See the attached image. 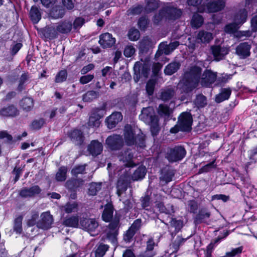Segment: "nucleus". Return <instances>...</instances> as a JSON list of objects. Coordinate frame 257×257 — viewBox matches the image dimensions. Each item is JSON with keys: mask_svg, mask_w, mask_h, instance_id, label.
<instances>
[{"mask_svg": "<svg viewBox=\"0 0 257 257\" xmlns=\"http://www.w3.org/2000/svg\"><path fill=\"white\" fill-rule=\"evenodd\" d=\"M139 117L141 120L151 126V132L153 136L157 135L160 131L159 118L155 114L153 107L143 108Z\"/></svg>", "mask_w": 257, "mask_h": 257, "instance_id": "nucleus-4", "label": "nucleus"}, {"mask_svg": "<svg viewBox=\"0 0 257 257\" xmlns=\"http://www.w3.org/2000/svg\"><path fill=\"white\" fill-rule=\"evenodd\" d=\"M103 150L101 143L96 140L92 141L88 147V150L93 156H97L101 154Z\"/></svg>", "mask_w": 257, "mask_h": 257, "instance_id": "nucleus-22", "label": "nucleus"}, {"mask_svg": "<svg viewBox=\"0 0 257 257\" xmlns=\"http://www.w3.org/2000/svg\"><path fill=\"white\" fill-rule=\"evenodd\" d=\"M57 26L56 27H48L44 29L43 33L44 36L49 39H53L57 37Z\"/></svg>", "mask_w": 257, "mask_h": 257, "instance_id": "nucleus-28", "label": "nucleus"}, {"mask_svg": "<svg viewBox=\"0 0 257 257\" xmlns=\"http://www.w3.org/2000/svg\"><path fill=\"white\" fill-rule=\"evenodd\" d=\"M19 114V110L13 105L4 107L0 109V115L4 117H13Z\"/></svg>", "mask_w": 257, "mask_h": 257, "instance_id": "nucleus-23", "label": "nucleus"}, {"mask_svg": "<svg viewBox=\"0 0 257 257\" xmlns=\"http://www.w3.org/2000/svg\"><path fill=\"white\" fill-rule=\"evenodd\" d=\"M194 103L198 107H203L207 104L206 98L202 94L198 95L194 100Z\"/></svg>", "mask_w": 257, "mask_h": 257, "instance_id": "nucleus-49", "label": "nucleus"}, {"mask_svg": "<svg viewBox=\"0 0 257 257\" xmlns=\"http://www.w3.org/2000/svg\"><path fill=\"white\" fill-rule=\"evenodd\" d=\"M94 78V75L88 74L86 75L82 76L80 78L79 81L82 84H85L91 81Z\"/></svg>", "mask_w": 257, "mask_h": 257, "instance_id": "nucleus-64", "label": "nucleus"}, {"mask_svg": "<svg viewBox=\"0 0 257 257\" xmlns=\"http://www.w3.org/2000/svg\"><path fill=\"white\" fill-rule=\"evenodd\" d=\"M108 246L106 244H100L95 250V257H102L108 249Z\"/></svg>", "mask_w": 257, "mask_h": 257, "instance_id": "nucleus-50", "label": "nucleus"}, {"mask_svg": "<svg viewBox=\"0 0 257 257\" xmlns=\"http://www.w3.org/2000/svg\"><path fill=\"white\" fill-rule=\"evenodd\" d=\"M41 219L37 222V226L44 230L49 229L53 222V217L48 212L43 213L41 215Z\"/></svg>", "mask_w": 257, "mask_h": 257, "instance_id": "nucleus-15", "label": "nucleus"}, {"mask_svg": "<svg viewBox=\"0 0 257 257\" xmlns=\"http://www.w3.org/2000/svg\"><path fill=\"white\" fill-rule=\"evenodd\" d=\"M113 207L110 204H106L102 214V219L105 222L110 221L113 217Z\"/></svg>", "mask_w": 257, "mask_h": 257, "instance_id": "nucleus-26", "label": "nucleus"}, {"mask_svg": "<svg viewBox=\"0 0 257 257\" xmlns=\"http://www.w3.org/2000/svg\"><path fill=\"white\" fill-rule=\"evenodd\" d=\"M68 171L67 167H61L56 174V179L58 181H64L66 179V174Z\"/></svg>", "mask_w": 257, "mask_h": 257, "instance_id": "nucleus-42", "label": "nucleus"}, {"mask_svg": "<svg viewBox=\"0 0 257 257\" xmlns=\"http://www.w3.org/2000/svg\"><path fill=\"white\" fill-rule=\"evenodd\" d=\"M179 45L180 43L177 41L171 42L169 44H167V42L161 43L159 45V51L156 54V59L158 60L162 52L164 53L166 55H169L175 50Z\"/></svg>", "mask_w": 257, "mask_h": 257, "instance_id": "nucleus-13", "label": "nucleus"}, {"mask_svg": "<svg viewBox=\"0 0 257 257\" xmlns=\"http://www.w3.org/2000/svg\"><path fill=\"white\" fill-rule=\"evenodd\" d=\"M247 16V13L245 9L240 11L234 17V22L225 26L224 31L226 33L234 34L239 28V26L246 21Z\"/></svg>", "mask_w": 257, "mask_h": 257, "instance_id": "nucleus-6", "label": "nucleus"}, {"mask_svg": "<svg viewBox=\"0 0 257 257\" xmlns=\"http://www.w3.org/2000/svg\"><path fill=\"white\" fill-rule=\"evenodd\" d=\"M140 36V33L139 30L136 29L132 28L130 30L128 33V37L131 41L138 40Z\"/></svg>", "mask_w": 257, "mask_h": 257, "instance_id": "nucleus-52", "label": "nucleus"}, {"mask_svg": "<svg viewBox=\"0 0 257 257\" xmlns=\"http://www.w3.org/2000/svg\"><path fill=\"white\" fill-rule=\"evenodd\" d=\"M41 191L39 186L34 185L30 188H23L20 190L19 194L23 198H32L39 195Z\"/></svg>", "mask_w": 257, "mask_h": 257, "instance_id": "nucleus-18", "label": "nucleus"}, {"mask_svg": "<svg viewBox=\"0 0 257 257\" xmlns=\"http://www.w3.org/2000/svg\"><path fill=\"white\" fill-rule=\"evenodd\" d=\"M231 93V91L229 88L222 89L221 92L216 96V102L217 103H220L228 99L230 97Z\"/></svg>", "mask_w": 257, "mask_h": 257, "instance_id": "nucleus-32", "label": "nucleus"}, {"mask_svg": "<svg viewBox=\"0 0 257 257\" xmlns=\"http://www.w3.org/2000/svg\"><path fill=\"white\" fill-rule=\"evenodd\" d=\"M37 2L39 0H33ZM42 4L46 8H51L50 16L54 19L62 18L64 15V10L56 4L57 0H40Z\"/></svg>", "mask_w": 257, "mask_h": 257, "instance_id": "nucleus-9", "label": "nucleus"}, {"mask_svg": "<svg viewBox=\"0 0 257 257\" xmlns=\"http://www.w3.org/2000/svg\"><path fill=\"white\" fill-rule=\"evenodd\" d=\"M156 82L155 80L151 79L148 81L146 85V91L149 95L153 94Z\"/></svg>", "mask_w": 257, "mask_h": 257, "instance_id": "nucleus-57", "label": "nucleus"}, {"mask_svg": "<svg viewBox=\"0 0 257 257\" xmlns=\"http://www.w3.org/2000/svg\"><path fill=\"white\" fill-rule=\"evenodd\" d=\"M115 43V39L112 37L111 34L105 33L99 36V44L103 48H107L112 46Z\"/></svg>", "mask_w": 257, "mask_h": 257, "instance_id": "nucleus-19", "label": "nucleus"}, {"mask_svg": "<svg viewBox=\"0 0 257 257\" xmlns=\"http://www.w3.org/2000/svg\"><path fill=\"white\" fill-rule=\"evenodd\" d=\"M158 112L159 114L165 118H168L171 112V110L169 106L164 104H160L159 106Z\"/></svg>", "mask_w": 257, "mask_h": 257, "instance_id": "nucleus-40", "label": "nucleus"}, {"mask_svg": "<svg viewBox=\"0 0 257 257\" xmlns=\"http://www.w3.org/2000/svg\"><path fill=\"white\" fill-rule=\"evenodd\" d=\"M186 240L185 239L183 238L180 236H177L175 241L171 245V246L174 249L173 251H177L180 246Z\"/></svg>", "mask_w": 257, "mask_h": 257, "instance_id": "nucleus-54", "label": "nucleus"}, {"mask_svg": "<svg viewBox=\"0 0 257 257\" xmlns=\"http://www.w3.org/2000/svg\"><path fill=\"white\" fill-rule=\"evenodd\" d=\"M180 64L179 62H174L168 64L164 70L166 75H171L175 73L179 68Z\"/></svg>", "mask_w": 257, "mask_h": 257, "instance_id": "nucleus-33", "label": "nucleus"}, {"mask_svg": "<svg viewBox=\"0 0 257 257\" xmlns=\"http://www.w3.org/2000/svg\"><path fill=\"white\" fill-rule=\"evenodd\" d=\"M101 183H92L89 185L88 193L89 195H95L101 189Z\"/></svg>", "mask_w": 257, "mask_h": 257, "instance_id": "nucleus-46", "label": "nucleus"}, {"mask_svg": "<svg viewBox=\"0 0 257 257\" xmlns=\"http://www.w3.org/2000/svg\"><path fill=\"white\" fill-rule=\"evenodd\" d=\"M30 15L31 20L35 24L38 23L41 19V13L40 10L36 6L32 7Z\"/></svg>", "mask_w": 257, "mask_h": 257, "instance_id": "nucleus-30", "label": "nucleus"}, {"mask_svg": "<svg viewBox=\"0 0 257 257\" xmlns=\"http://www.w3.org/2000/svg\"><path fill=\"white\" fill-rule=\"evenodd\" d=\"M71 140L76 145H81L84 141L82 132L78 130H74L69 134Z\"/></svg>", "mask_w": 257, "mask_h": 257, "instance_id": "nucleus-24", "label": "nucleus"}, {"mask_svg": "<svg viewBox=\"0 0 257 257\" xmlns=\"http://www.w3.org/2000/svg\"><path fill=\"white\" fill-rule=\"evenodd\" d=\"M215 161L211 162L210 163L207 164V165L203 166L201 168L199 169V172L200 173H203L204 172H207L210 171L213 168H215V165H214Z\"/></svg>", "mask_w": 257, "mask_h": 257, "instance_id": "nucleus-59", "label": "nucleus"}, {"mask_svg": "<svg viewBox=\"0 0 257 257\" xmlns=\"http://www.w3.org/2000/svg\"><path fill=\"white\" fill-rule=\"evenodd\" d=\"M123 135L127 145H135L137 147L142 148L145 147V135L141 130L133 128L131 125L126 124L124 126Z\"/></svg>", "mask_w": 257, "mask_h": 257, "instance_id": "nucleus-3", "label": "nucleus"}, {"mask_svg": "<svg viewBox=\"0 0 257 257\" xmlns=\"http://www.w3.org/2000/svg\"><path fill=\"white\" fill-rule=\"evenodd\" d=\"M150 65L146 62H137L134 67V79L136 82H138L141 77H148L150 72Z\"/></svg>", "mask_w": 257, "mask_h": 257, "instance_id": "nucleus-8", "label": "nucleus"}, {"mask_svg": "<svg viewBox=\"0 0 257 257\" xmlns=\"http://www.w3.org/2000/svg\"><path fill=\"white\" fill-rule=\"evenodd\" d=\"M45 120L43 118L33 121L32 123V127L35 130L40 129L44 124Z\"/></svg>", "mask_w": 257, "mask_h": 257, "instance_id": "nucleus-63", "label": "nucleus"}, {"mask_svg": "<svg viewBox=\"0 0 257 257\" xmlns=\"http://www.w3.org/2000/svg\"><path fill=\"white\" fill-rule=\"evenodd\" d=\"M122 119V115L120 112H115L112 113L106 119L107 127L109 129L114 127Z\"/></svg>", "mask_w": 257, "mask_h": 257, "instance_id": "nucleus-21", "label": "nucleus"}, {"mask_svg": "<svg viewBox=\"0 0 257 257\" xmlns=\"http://www.w3.org/2000/svg\"><path fill=\"white\" fill-rule=\"evenodd\" d=\"M80 225L81 228L88 231L92 236L97 233L99 224L95 219L81 218Z\"/></svg>", "mask_w": 257, "mask_h": 257, "instance_id": "nucleus-10", "label": "nucleus"}, {"mask_svg": "<svg viewBox=\"0 0 257 257\" xmlns=\"http://www.w3.org/2000/svg\"><path fill=\"white\" fill-rule=\"evenodd\" d=\"M119 160L122 162V165L125 167L118 170L117 174L119 176L117 183V194L119 196L127 189V181L129 174L127 172L126 167H133L136 165L134 162V156L131 150H127L122 152L118 156Z\"/></svg>", "mask_w": 257, "mask_h": 257, "instance_id": "nucleus-2", "label": "nucleus"}, {"mask_svg": "<svg viewBox=\"0 0 257 257\" xmlns=\"http://www.w3.org/2000/svg\"><path fill=\"white\" fill-rule=\"evenodd\" d=\"M157 206L161 212L168 214H170L174 212V209L172 206H170L168 207V208H167L163 203L160 202L157 204Z\"/></svg>", "mask_w": 257, "mask_h": 257, "instance_id": "nucleus-53", "label": "nucleus"}, {"mask_svg": "<svg viewBox=\"0 0 257 257\" xmlns=\"http://www.w3.org/2000/svg\"><path fill=\"white\" fill-rule=\"evenodd\" d=\"M210 49L214 60L217 61L223 59L229 52L228 48L220 45H213Z\"/></svg>", "mask_w": 257, "mask_h": 257, "instance_id": "nucleus-17", "label": "nucleus"}, {"mask_svg": "<svg viewBox=\"0 0 257 257\" xmlns=\"http://www.w3.org/2000/svg\"><path fill=\"white\" fill-rule=\"evenodd\" d=\"M192 121V117L190 113L187 112L182 113L178 121L180 131H190L191 130Z\"/></svg>", "mask_w": 257, "mask_h": 257, "instance_id": "nucleus-12", "label": "nucleus"}, {"mask_svg": "<svg viewBox=\"0 0 257 257\" xmlns=\"http://www.w3.org/2000/svg\"><path fill=\"white\" fill-rule=\"evenodd\" d=\"M201 68L198 66L190 68L185 73L184 78L179 85L182 90L188 92L195 88L199 82L203 86L208 87L214 82L216 79V73L210 70H206L201 75Z\"/></svg>", "mask_w": 257, "mask_h": 257, "instance_id": "nucleus-1", "label": "nucleus"}, {"mask_svg": "<svg viewBox=\"0 0 257 257\" xmlns=\"http://www.w3.org/2000/svg\"><path fill=\"white\" fill-rule=\"evenodd\" d=\"M63 209L68 214L76 212L78 210V204L75 202L67 203L63 207Z\"/></svg>", "mask_w": 257, "mask_h": 257, "instance_id": "nucleus-39", "label": "nucleus"}, {"mask_svg": "<svg viewBox=\"0 0 257 257\" xmlns=\"http://www.w3.org/2000/svg\"><path fill=\"white\" fill-rule=\"evenodd\" d=\"M106 144L111 150H118L123 144L122 137L119 135H113L106 140Z\"/></svg>", "mask_w": 257, "mask_h": 257, "instance_id": "nucleus-16", "label": "nucleus"}, {"mask_svg": "<svg viewBox=\"0 0 257 257\" xmlns=\"http://www.w3.org/2000/svg\"><path fill=\"white\" fill-rule=\"evenodd\" d=\"M99 96V92L91 90L87 91L82 97V99L84 102H91L94 99L97 98Z\"/></svg>", "mask_w": 257, "mask_h": 257, "instance_id": "nucleus-41", "label": "nucleus"}, {"mask_svg": "<svg viewBox=\"0 0 257 257\" xmlns=\"http://www.w3.org/2000/svg\"><path fill=\"white\" fill-rule=\"evenodd\" d=\"M29 78L30 77L28 73H24L21 75L18 87L20 91H22L24 88V85L28 81Z\"/></svg>", "mask_w": 257, "mask_h": 257, "instance_id": "nucleus-55", "label": "nucleus"}, {"mask_svg": "<svg viewBox=\"0 0 257 257\" xmlns=\"http://www.w3.org/2000/svg\"><path fill=\"white\" fill-rule=\"evenodd\" d=\"M153 45V43L150 37H144L140 42V48L142 51H146Z\"/></svg>", "mask_w": 257, "mask_h": 257, "instance_id": "nucleus-37", "label": "nucleus"}, {"mask_svg": "<svg viewBox=\"0 0 257 257\" xmlns=\"http://www.w3.org/2000/svg\"><path fill=\"white\" fill-rule=\"evenodd\" d=\"M174 175V173L171 169H164L162 170L161 175L160 177V180L168 183L172 181V178Z\"/></svg>", "mask_w": 257, "mask_h": 257, "instance_id": "nucleus-31", "label": "nucleus"}, {"mask_svg": "<svg viewBox=\"0 0 257 257\" xmlns=\"http://www.w3.org/2000/svg\"><path fill=\"white\" fill-rule=\"evenodd\" d=\"M67 77V72L66 70H62L60 71L55 77V82L61 83L66 80Z\"/></svg>", "mask_w": 257, "mask_h": 257, "instance_id": "nucleus-51", "label": "nucleus"}, {"mask_svg": "<svg viewBox=\"0 0 257 257\" xmlns=\"http://www.w3.org/2000/svg\"><path fill=\"white\" fill-rule=\"evenodd\" d=\"M203 21V18L201 15L198 14H195L192 17L191 26L193 28H198L202 26Z\"/></svg>", "mask_w": 257, "mask_h": 257, "instance_id": "nucleus-38", "label": "nucleus"}, {"mask_svg": "<svg viewBox=\"0 0 257 257\" xmlns=\"http://www.w3.org/2000/svg\"><path fill=\"white\" fill-rule=\"evenodd\" d=\"M170 223L172 227H175L176 231H178L183 226V222L180 220H177L175 219L172 218Z\"/></svg>", "mask_w": 257, "mask_h": 257, "instance_id": "nucleus-60", "label": "nucleus"}, {"mask_svg": "<svg viewBox=\"0 0 257 257\" xmlns=\"http://www.w3.org/2000/svg\"><path fill=\"white\" fill-rule=\"evenodd\" d=\"M22 220H23L22 216H18L15 220L13 229H14V231L17 234H20L22 232V231H23Z\"/></svg>", "mask_w": 257, "mask_h": 257, "instance_id": "nucleus-43", "label": "nucleus"}, {"mask_svg": "<svg viewBox=\"0 0 257 257\" xmlns=\"http://www.w3.org/2000/svg\"><path fill=\"white\" fill-rule=\"evenodd\" d=\"M136 232L129 228L123 236V239L126 242H130Z\"/></svg>", "mask_w": 257, "mask_h": 257, "instance_id": "nucleus-61", "label": "nucleus"}, {"mask_svg": "<svg viewBox=\"0 0 257 257\" xmlns=\"http://www.w3.org/2000/svg\"><path fill=\"white\" fill-rule=\"evenodd\" d=\"M146 6L144 9L145 12L147 13H150L159 7L158 0H146Z\"/></svg>", "mask_w": 257, "mask_h": 257, "instance_id": "nucleus-36", "label": "nucleus"}, {"mask_svg": "<svg viewBox=\"0 0 257 257\" xmlns=\"http://www.w3.org/2000/svg\"><path fill=\"white\" fill-rule=\"evenodd\" d=\"M210 216V213L206 209H201L196 216V219L199 222H205Z\"/></svg>", "mask_w": 257, "mask_h": 257, "instance_id": "nucleus-44", "label": "nucleus"}, {"mask_svg": "<svg viewBox=\"0 0 257 257\" xmlns=\"http://www.w3.org/2000/svg\"><path fill=\"white\" fill-rule=\"evenodd\" d=\"M212 39V34L204 31L199 32L196 36V41L198 43H208Z\"/></svg>", "mask_w": 257, "mask_h": 257, "instance_id": "nucleus-25", "label": "nucleus"}, {"mask_svg": "<svg viewBox=\"0 0 257 257\" xmlns=\"http://www.w3.org/2000/svg\"><path fill=\"white\" fill-rule=\"evenodd\" d=\"M136 50L133 45H127L125 47L123 54L126 57H132L135 53Z\"/></svg>", "mask_w": 257, "mask_h": 257, "instance_id": "nucleus-58", "label": "nucleus"}, {"mask_svg": "<svg viewBox=\"0 0 257 257\" xmlns=\"http://www.w3.org/2000/svg\"><path fill=\"white\" fill-rule=\"evenodd\" d=\"M182 12L180 10L172 7H166L160 11L154 17V22L158 23L163 18L168 20H175L180 17Z\"/></svg>", "mask_w": 257, "mask_h": 257, "instance_id": "nucleus-5", "label": "nucleus"}, {"mask_svg": "<svg viewBox=\"0 0 257 257\" xmlns=\"http://www.w3.org/2000/svg\"><path fill=\"white\" fill-rule=\"evenodd\" d=\"M101 115L95 116V113L91 115L89 117L88 124L90 127H98L100 124L99 119L102 117Z\"/></svg>", "mask_w": 257, "mask_h": 257, "instance_id": "nucleus-47", "label": "nucleus"}, {"mask_svg": "<svg viewBox=\"0 0 257 257\" xmlns=\"http://www.w3.org/2000/svg\"><path fill=\"white\" fill-rule=\"evenodd\" d=\"M174 94L175 92L173 89H168L161 92L160 98L163 101H167L170 99Z\"/></svg>", "mask_w": 257, "mask_h": 257, "instance_id": "nucleus-48", "label": "nucleus"}, {"mask_svg": "<svg viewBox=\"0 0 257 257\" xmlns=\"http://www.w3.org/2000/svg\"><path fill=\"white\" fill-rule=\"evenodd\" d=\"M39 216V213L36 211H33L32 212L30 218L27 221V225L28 226L31 227L37 225V221Z\"/></svg>", "mask_w": 257, "mask_h": 257, "instance_id": "nucleus-56", "label": "nucleus"}, {"mask_svg": "<svg viewBox=\"0 0 257 257\" xmlns=\"http://www.w3.org/2000/svg\"><path fill=\"white\" fill-rule=\"evenodd\" d=\"M146 174V169L144 166H140L134 172L132 175V179L134 180H139L142 179Z\"/></svg>", "mask_w": 257, "mask_h": 257, "instance_id": "nucleus-34", "label": "nucleus"}, {"mask_svg": "<svg viewBox=\"0 0 257 257\" xmlns=\"http://www.w3.org/2000/svg\"><path fill=\"white\" fill-rule=\"evenodd\" d=\"M154 245L155 243L153 239H149L147 241L146 251L145 252L144 254L140 255V257H153L154 255V253H153L152 252L149 253V251H151L153 250Z\"/></svg>", "mask_w": 257, "mask_h": 257, "instance_id": "nucleus-45", "label": "nucleus"}, {"mask_svg": "<svg viewBox=\"0 0 257 257\" xmlns=\"http://www.w3.org/2000/svg\"><path fill=\"white\" fill-rule=\"evenodd\" d=\"M21 105L24 110L30 111L34 106V100L31 97L24 98L21 102Z\"/></svg>", "mask_w": 257, "mask_h": 257, "instance_id": "nucleus-35", "label": "nucleus"}, {"mask_svg": "<svg viewBox=\"0 0 257 257\" xmlns=\"http://www.w3.org/2000/svg\"><path fill=\"white\" fill-rule=\"evenodd\" d=\"M119 222V218L115 217L109 224L108 230L106 233L108 239L114 244L116 242Z\"/></svg>", "mask_w": 257, "mask_h": 257, "instance_id": "nucleus-14", "label": "nucleus"}, {"mask_svg": "<svg viewBox=\"0 0 257 257\" xmlns=\"http://www.w3.org/2000/svg\"><path fill=\"white\" fill-rule=\"evenodd\" d=\"M186 153V150L183 147L176 146L168 151L166 158L169 162H177L181 160L185 156Z\"/></svg>", "mask_w": 257, "mask_h": 257, "instance_id": "nucleus-11", "label": "nucleus"}, {"mask_svg": "<svg viewBox=\"0 0 257 257\" xmlns=\"http://www.w3.org/2000/svg\"><path fill=\"white\" fill-rule=\"evenodd\" d=\"M225 7V2L223 0H216L210 2L205 5L199 6L198 12L199 13H215L222 10Z\"/></svg>", "mask_w": 257, "mask_h": 257, "instance_id": "nucleus-7", "label": "nucleus"}, {"mask_svg": "<svg viewBox=\"0 0 257 257\" xmlns=\"http://www.w3.org/2000/svg\"><path fill=\"white\" fill-rule=\"evenodd\" d=\"M63 225L71 227H78L79 226V219L78 216H71L66 217L63 222Z\"/></svg>", "mask_w": 257, "mask_h": 257, "instance_id": "nucleus-29", "label": "nucleus"}, {"mask_svg": "<svg viewBox=\"0 0 257 257\" xmlns=\"http://www.w3.org/2000/svg\"><path fill=\"white\" fill-rule=\"evenodd\" d=\"M85 170V165H81L76 167L71 171L73 175H77L79 174L84 173Z\"/></svg>", "mask_w": 257, "mask_h": 257, "instance_id": "nucleus-62", "label": "nucleus"}, {"mask_svg": "<svg viewBox=\"0 0 257 257\" xmlns=\"http://www.w3.org/2000/svg\"><path fill=\"white\" fill-rule=\"evenodd\" d=\"M57 30L59 33L65 34L70 32L72 29L71 22L65 21L56 24Z\"/></svg>", "mask_w": 257, "mask_h": 257, "instance_id": "nucleus-27", "label": "nucleus"}, {"mask_svg": "<svg viewBox=\"0 0 257 257\" xmlns=\"http://www.w3.org/2000/svg\"><path fill=\"white\" fill-rule=\"evenodd\" d=\"M251 45L247 42L240 43L236 48V53L241 58H245L250 55Z\"/></svg>", "mask_w": 257, "mask_h": 257, "instance_id": "nucleus-20", "label": "nucleus"}]
</instances>
